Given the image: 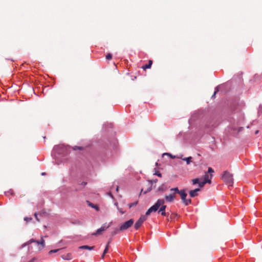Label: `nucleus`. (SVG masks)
I'll return each instance as SVG.
<instances>
[{"instance_id":"nucleus-10","label":"nucleus","mask_w":262,"mask_h":262,"mask_svg":"<svg viewBox=\"0 0 262 262\" xmlns=\"http://www.w3.org/2000/svg\"><path fill=\"white\" fill-rule=\"evenodd\" d=\"M61 258L64 260H69L73 258V256L71 253H69L67 254L62 255Z\"/></svg>"},{"instance_id":"nucleus-31","label":"nucleus","mask_w":262,"mask_h":262,"mask_svg":"<svg viewBox=\"0 0 262 262\" xmlns=\"http://www.w3.org/2000/svg\"><path fill=\"white\" fill-rule=\"evenodd\" d=\"M112 55L110 53L107 54V55L106 56V59L110 60V59H112Z\"/></svg>"},{"instance_id":"nucleus-29","label":"nucleus","mask_w":262,"mask_h":262,"mask_svg":"<svg viewBox=\"0 0 262 262\" xmlns=\"http://www.w3.org/2000/svg\"><path fill=\"white\" fill-rule=\"evenodd\" d=\"M219 91V90H218V86H216L215 89V91L214 92V94L212 95V96H211V98H213L215 97V95L216 94V93Z\"/></svg>"},{"instance_id":"nucleus-43","label":"nucleus","mask_w":262,"mask_h":262,"mask_svg":"<svg viewBox=\"0 0 262 262\" xmlns=\"http://www.w3.org/2000/svg\"><path fill=\"white\" fill-rule=\"evenodd\" d=\"M107 125L110 127H113V124L112 123H107Z\"/></svg>"},{"instance_id":"nucleus-37","label":"nucleus","mask_w":262,"mask_h":262,"mask_svg":"<svg viewBox=\"0 0 262 262\" xmlns=\"http://www.w3.org/2000/svg\"><path fill=\"white\" fill-rule=\"evenodd\" d=\"M35 243L37 245H40L39 241H37V240H36V239H34V242H32V243Z\"/></svg>"},{"instance_id":"nucleus-15","label":"nucleus","mask_w":262,"mask_h":262,"mask_svg":"<svg viewBox=\"0 0 262 262\" xmlns=\"http://www.w3.org/2000/svg\"><path fill=\"white\" fill-rule=\"evenodd\" d=\"M111 156H112V155H111V152L109 153V152L108 151V154H107V152L105 151V153L102 154L101 156V158L103 159V160H105V159L109 158Z\"/></svg>"},{"instance_id":"nucleus-38","label":"nucleus","mask_w":262,"mask_h":262,"mask_svg":"<svg viewBox=\"0 0 262 262\" xmlns=\"http://www.w3.org/2000/svg\"><path fill=\"white\" fill-rule=\"evenodd\" d=\"M107 195L110 196L111 198L114 199L113 195H112V193L111 192H107Z\"/></svg>"},{"instance_id":"nucleus-19","label":"nucleus","mask_w":262,"mask_h":262,"mask_svg":"<svg viewBox=\"0 0 262 262\" xmlns=\"http://www.w3.org/2000/svg\"><path fill=\"white\" fill-rule=\"evenodd\" d=\"M103 231L102 230L101 228H100L98 229L95 232L92 233V235H95V236L101 234Z\"/></svg>"},{"instance_id":"nucleus-20","label":"nucleus","mask_w":262,"mask_h":262,"mask_svg":"<svg viewBox=\"0 0 262 262\" xmlns=\"http://www.w3.org/2000/svg\"><path fill=\"white\" fill-rule=\"evenodd\" d=\"M111 226L110 224L107 225L106 223H105L103 224L101 227H100L103 231L106 230L107 229H108Z\"/></svg>"},{"instance_id":"nucleus-12","label":"nucleus","mask_w":262,"mask_h":262,"mask_svg":"<svg viewBox=\"0 0 262 262\" xmlns=\"http://www.w3.org/2000/svg\"><path fill=\"white\" fill-rule=\"evenodd\" d=\"M165 200L166 202L169 203H171L174 201L173 198L170 194H169V195H166L165 196Z\"/></svg>"},{"instance_id":"nucleus-13","label":"nucleus","mask_w":262,"mask_h":262,"mask_svg":"<svg viewBox=\"0 0 262 262\" xmlns=\"http://www.w3.org/2000/svg\"><path fill=\"white\" fill-rule=\"evenodd\" d=\"M86 203L89 205V206L91 207V208H94L95 209H96L97 211L99 210V207L97 205L92 203L89 201H86Z\"/></svg>"},{"instance_id":"nucleus-24","label":"nucleus","mask_w":262,"mask_h":262,"mask_svg":"<svg viewBox=\"0 0 262 262\" xmlns=\"http://www.w3.org/2000/svg\"><path fill=\"white\" fill-rule=\"evenodd\" d=\"M149 185V186L148 188L146 190L143 191V193L144 194L147 193L149 192V191H150L151 190V189H152V185L150 184V185Z\"/></svg>"},{"instance_id":"nucleus-21","label":"nucleus","mask_w":262,"mask_h":262,"mask_svg":"<svg viewBox=\"0 0 262 262\" xmlns=\"http://www.w3.org/2000/svg\"><path fill=\"white\" fill-rule=\"evenodd\" d=\"M170 191H174V193H178L179 194L180 192V190L178 189V187L175 188H172L170 189Z\"/></svg>"},{"instance_id":"nucleus-4","label":"nucleus","mask_w":262,"mask_h":262,"mask_svg":"<svg viewBox=\"0 0 262 262\" xmlns=\"http://www.w3.org/2000/svg\"><path fill=\"white\" fill-rule=\"evenodd\" d=\"M222 179L229 186H231L233 184V175L228 171H225L222 176Z\"/></svg>"},{"instance_id":"nucleus-3","label":"nucleus","mask_w":262,"mask_h":262,"mask_svg":"<svg viewBox=\"0 0 262 262\" xmlns=\"http://www.w3.org/2000/svg\"><path fill=\"white\" fill-rule=\"evenodd\" d=\"M165 201L164 199H158L153 206H155L158 204V207L157 210L152 211V212H156L158 211L159 213H160L162 216H165L166 213L165 211L166 206L164 205Z\"/></svg>"},{"instance_id":"nucleus-34","label":"nucleus","mask_w":262,"mask_h":262,"mask_svg":"<svg viewBox=\"0 0 262 262\" xmlns=\"http://www.w3.org/2000/svg\"><path fill=\"white\" fill-rule=\"evenodd\" d=\"M5 193L6 195H7L8 193H10V194H13V190L10 189V190H9V191H7V192H5Z\"/></svg>"},{"instance_id":"nucleus-44","label":"nucleus","mask_w":262,"mask_h":262,"mask_svg":"<svg viewBox=\"0 0 262 262\" xmlns=\"http://www.w3.org/2000/svg\"><path fill=\"white\" fill-rule=\"evenodd\" d=\"M114 205L118 208V204L117 202H115L114 203Z\"/></svg>"},{"instance_id":"nucleus-42","label":"nucleus","mask_w":262,"mask_h":262,"mask_svg":"<svg viewBox=\"0 0 262 262\" xmlns=\"http://www.w3.org/2000/svg\"><path fill=\"white\" fill-rule=\"evenodd\" d=\"M170 194L172 195V197L173 198V200H174V199H175V194H174V193H171Z\"/></svg>"},{"instance_id":"nucleus-50","label":"nucleus","mask_w":262,"mask_h":262,"mask_svg":"<svg viewBox=\"0 0 262 262\" xmlns=\"http://www.w3.org/2000/svg\"><path fill=\"white\" fill-rule=\"evenodd\" d=\"M258 130H256V131L255 132V134H257V133H258Z\"/></svg>"},{"instance_id":"nucleus-28","label":"nucleus","mask_w":262,"mask_h":262,"mask_svg":"<svg viewBox=\"0 0 262 262\" xmlns=\"http://www.w3.org/2000/svg\"><path fill=\"white\" fill-rule=\"evenodd\" d=\"M59 250H60L59 249L51 250H50V251L49 252V254H51L54 253H56V252H58Z\"/></svg>"},{"instance_id":"nucleus-7","label":"nucleus","mask_w":262,"mask_h":262,"mask_svg":"<svg viewBox=\"0 0 262 262\" xmlns=\"http://www.w3.org/2000/svg\"><path fill=\"white\" fill-rule=\"evenodd\" d=\"M211 177V174L210 175V176H209L207 173H206L204 176V180L201 182L200 188L203 187L204 186V185L207 183H210Z\"/></svg>"},{"instance_id":"nucleus-51","label":"nucleus","mask_w":262,"mask_h":262,"mask_svg":"<svg viewBox=\"0 0 262 262\" xmlns=\"http://www.w3.org/2000/svg\"><path fill=\"white\" fill-rule=\"evenodd\" d=\"M262 105H259V108Z\"/></svg>"},{"instance_id":"nucleus-45","label":"nucleus","mask_w":262,"mask_h":262,"mask_svg":"<svg viewBox=\"0 0 262 262\" xmlns=\"http://www.w3.org/2000/svg\"><path fill=\"white\" fill-rule=\"evenodd\" d=\"M164 155H169V156L172 157V155L171 154H168V153H165V154H164Z\"/></svg>"},{"instance_id":"nucleus-14","label":"nucleus","mask_w":262,"mask_h":262,"mask_svg":"<svg viewBox=\"0 0 262 262\" xmlns=\"http://www.w3.org/2000/svg\"><path fill=\"white\" fill-rule=\"evenodd\" d=\"M158 190L161 192H165L167 190V187L165 184H163L161 186L159 187Z\"/></svg>"},{"instance_id":"nucleus-6","label":"nucleus","mask_w":262,"mask_h":262,"mask_svg":"<svg viewBox=\"0 0 262 262\" xmlns=\"http://www.w3.org/2000/svg\"><path fill=\"white\" fill-rule=\"evenodd\" d=\"M134 221L133 219H131L128 221L125 222L123 224H122L120 227V230L123 231L126 230L132 226L133 224Z\"/></svg>"},{"instance_id":"nucleus-23","label":"nucleus","mask_w":262,"mask_h":262,"mask_svg":"<svg viewBox=\"0 0 262 262\" xmlns=\"http://www.w3.org/2000/svg\"><path fill=\"white\" fill-rule=\"evenodd\" d=\"M39 243L41 246V248H43L45 247V242L42 238H41V239L39 241Z\"/></svg>"},{"instance_id":"nucleus-32","label":"nucleus","mask_w":262,"mask_h":262,"mask_svg":"<svg viewBox=\"0 0 262 262\" xmlns=\"http://www.w3.org/2000/svg\"><path fill=\"white\" fill-rule=\"evenodd\" d=\"M148 181L149 182V185H150V184L152 185V183H157V181H158V180L157 179H155L154 180H149Z\"/></svg>"},{"instance_id":"nucleus-2","label":"nucleus","mask_w":262,"mask_h":262,"mask_svg":"<svg viewBox=\"0 0 262 262\" xmlns=\"http://www.w3.org/2000/svg\"><path fill=\"white\" fill-rule=\"evenodd\" d=\"M157 207H158V204L155 206H152L147 210L145 213V214L141 215L140 216V218L138 220L135 224L134 227L135 229L138 230L141 226L143 222L147 220L148 215L152 212V211H155L157 210Z\"/></svg>"},{"instance_id":"nucleus-41","label":"nucleus","mask_w":262,"mask_h":262,"mask_svg":"<svg viewBox=\"0 0 262 262\" xmlns=\"http://www.w3.org/2000/svg\"><path fill=\"white\" fill-rule=\"evenodd\" d=\"M86 184H87V183H86V182H82V183H81V185H82L83 186H85Z\"/></svg>"},{"instance_id":"nucleus-36","label":"nucleus","mask_w":262,"mask_h":262,"mask_svg":"<svg viewBox=\"0 0 262 262\" xmlns=\"http://www.w3.org/2000/svg\"><path fill=\"white\" fill-rule=\"evenodd\" d=\"M214 172V170L211 167H209L208 169V173H213Z\"/></svg>"},{"instance_id":"nucleus-35","label":"nucleus","mask_w":262,"mask_h":262,"mask_svg":"<svg viewBox=\"0 0 262 262\" xmlns=\"http://www.w3.org/2000/svg\"><path fill=\"white\" fill-rule=\"evenodd\" d=\"M118 210L120 212V213L121 214H123L124 213V211L122 210V209H121V208H119V207H118L117 208Z\"/></svg>"},{"instance_id":"nucleus-40","label":"nucleus","mask_w":262,"mask_h":262,"mask_svg":"<svg viewBox=\"0 0 262 262\" xmlns=\"http://www.w3.org/2000/svg\"><path fill=\"white\" fill-rule=\"evenodd\" d=\"M34 216L35 217L36 219L37 220V221H39V220L37 217V213H34Z\"/></svg>"},{"instance_id":"nucleus-39","label":"nucleus","mask_w":262,"mask_h":262,"mask_svg":"<svg viewBox=\"0 0 262 262\" xmlns=\"http://www.w3.org/2000/svg\"><path fill=\"white\" fill-rule=\"evenodd\" d=\"M37 258L36 257H33L29 262H35Z\"/></svg>"},{"instance_id":"nucleus-46","label":"nucleus","mask_w":262,"mask_h":262,"mask_svg":"<svg viewBox=\"0 0 262 262\" xmlns=\"http://www.w3.org/2000/svg\"><path fill=\"white\" fill-rule=\"evenodd\" d=\"M104 255H103V253H102V256H101V258H102V259H103V258H104Z\"/></svg>"},{"instance_id":"nucleus-17","label":"nucleus","mask_w":262,"mask_h":262,"mask_svg":"<svg viewBox=\"0 0 262 262\" xmlns=\"http://www.w3.org/2000/svg\"><path fill=\"white\" fill-rule=\"evenodd\" d=\"M152 62L151 60H149L148 63L146 64L145 65L143 66L142 67V68L144 70H145L146 69H149L150 68L151 65H152Z\"/></svg>"},{"instance_id":"nucleus-48","label":"nucleus","mask_w":262,"mask_h":262,"mask_svg":"<svg viewBox=\"0 0 262 262\" xmlns=\"http://www.w3.org/2000/svg\"><path fill=\"white\" fill-rule=\"evenodd\" d=\"M110 242H110V241H108V243H107V244H108V247H109V244H110Z\"/></svg>"},{"instance_id":"nucleus-11","label":"nucleus","mask_w":262,"mask_h":262,"mask_svg":"<svg viewBox=\"0 0 262 262\" xmlns=\"http://www.w3.org/2000/svg\"><path fill=\"white\" fill-rule=\"evenodd\" d=\"M79 248L80 249L93 250H94L95 247L94 246H89L88 245H83V246H80L79 247Z\"/></svg>"},{"instance_id":"nucleus-1","label":"nucleus","mask_w":262,"mask_h":262,"mask_svg":"<svg viewBox=\"0 0 262 262\" xmlns=\"http://www.w3.org/2000/svg\"><path fill=\"white\" fill-rule=\"evenodd\" d=\"M70 147L63 144L57 145L54 146L52 155L55 158L57 156H66L69 152Z\"/></svg>"},{"instance_id":"nucleus-18","label":"nucleus","mask_w":262,"mask_h":262,"mask_svg":"<svg viewBox=\"0 0 262 262\" xmlns=\"http://www.w3.org/2000/svg\"><path fill=\"white\" fill-rule=\"evenodd\" d=\"M192 158L191 157H188L182 159V160L186 161L187 164L188 165L192 162Z\"/></svg>"},{"instance_id":"nucleus-22","label":"nucleus","mask_w":262,"mask_h":262,"mask_svg":"<svg viewBox=\"0 0 262 262\" xmlns=\"http://www.w3.org/2000/svg\"><path fill=\"white\" fill-rule=\"evenodd\" d=\"M120 230V228L118 229L117 228H116L111 233V234L112 236H114L116 234H117Z\"/></svg>"},{"instance_id":"nucleus-26","label":"nucleus","mask_w":262,"mask_h":262,"mask_svg":"<svg viewBox=\"0 0 262 262\" xmlns=\"http://www.w3.org/2000/svg\"><path fill=\"white\" fill-rule=\"evenodd\" d=\"M138 204V201H136V202H133V203H132L130 204H129V208H132L133 207H135Z\"/></svg>"},{"instance_id":"nucleus-8","label":"nucleus","mask_w":262,"mask_h":262,"mask_svg":"<svg viewBox=\"0 0 262 262\" xmlns=\"http://www.w3.org/2000/svg\"><path fill=\"white\" fill-rule=\"evenodd\" d=\"M32 242H34V238H31L27 242L24 243L21 245V246L19 247V249H22L25 248L26 246H28V250H30L31 248V246L30 245L32 243Z\"/></svg>"},{"instance_id":"nucleus-49","label":"nucleus","mask_w":262,"mask_h":262,"mask_svg":"<svg viewBox=\"0 0 262 262\" xmlns=\"http://www.w3.org/2000/svg\"><path fill=\"white\" fill-rule=\"evenodd\" d=\"M116 190L117 191L118 190V187L117 186L116 188Z\"/></svg>"},{"instance_id":"nucleus-27","label":"nucleus","mask_w":262,"mask_h":262,"mask_svg":"<svg viewBox=\"0 0 262 262\" xmlns=\"http://www.w3.org/2000/svg\"><path fill=\"white\" fill-rule=\"evenodd\" d=\"M155 172L154 173V174L157 176L159 177H161L162 174L159 171L157 170L156 168H155Z\"/></svg>"},{"instance_id":"nucleus-9","label":"nucleus","mask_w":262,"mask_h":262,"mask_svg":"<svg viewBox=\"0 0 262 262\" xmlns=\"http://www.w3.org/2000/svg\"><path fill=\"white\" fill-rule=\"evenodd\" d=\"M201 189L200 188H196L194 190H190L189 192V195L191 198H194L198 195V192L200 191Z\"/></svg>"},{"instance_id":"nucleus-33","label":"nucleus","mask_w":262,"mask_h":262,"mask_svg":"<svg viewBox=\"0 0 262 262\" xmlns=\"http://www.w3.org/2000/svg\"><path fill=\"white\" fill-rule=\"evenodd\" d=\"M32 220V217H25L24 220L26 221L27 222H30Z\"/></svg>"},{"instance_id":"nucleus-47","label":"nucleus","mask_w":262,"mask_h":262,"mask_svg":"<svg viewBox=\"0 0 262 262\" xmlns=\"http://www.w3.org/2000/svg\"><path fill=\"white\" fill-rule=\"evenodd\" d=\"M45 174H46V173L45 172H43L41 173V175L42 176H44Z\"/></svg>"},{"instance_id":"nucleus-5","label":"nucleus","mask_w":262,"mask_h":262,"mask_svg":"<svg viewBox=\"0 0 262 262\" xmlns=\"http://www.w3.org/2000/svg\"><path fill=\"white\" fill-rule=\"evenodd\" d=\"M179 194L181 196V198L182 201H183V204L185 206H187L191 203V200L190 199H187L186 196L187 195L185 190L184 189L180 190V192Z\"/></svg>"},{"instance_id":"nucleus-25","label":"nucleus","mask_w":262,"mask_h":262,"mask_svg":"<svg viewBox=\"0 0 262 262\" xmlns=\"http://www.w3.org/2000/svg\"><path fill=\"white\" fill-rule=\"evenodd\" d=\"M73 149L74 150H76L77 149L81 150L83 149V147L81 146H75L74 147H73Z\"/></svg>"},{"instance_id":"nucleus-30","label":"nucleus","mask_w":262,"mask_h":262,"mask_svg":"<svg viewBox=\"0 0 262 262\" xmlns=\"http://www.w3.org/2000/svg\"><path fill=\"white\" fill-rule=\"evenodd\" d=\"M108 249V244H107L105 247V249L103 251V255H105L107 252Z\"/></svg>"},{"instance_id":"nucleus-16","label":"nucleus","mask_w":262,"mask_h":262,"mask_svg":"<svg viewBox=\"0 0 262 262\" xmlns=\"http://www.w3.org/2000/svg\"><path fill=\"white\" fill-rule=\"evenodd\" d=\"M202 181H200L199 179H194L192 180V182L193 185L198 184L199 186L200 187V185Z\"/></svg>"}]
</instances>
